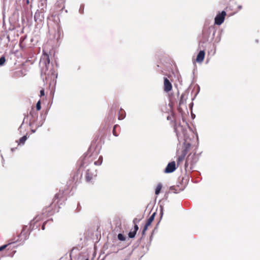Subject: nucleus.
<instances>
[{"label": "nucleus", "mask_w": 260, "mask_h": 260, "mask_svg": "<svg viewBox=\"0 0 260 260\" xmlns=\"http://www.w3.org/2000/svg\"><path fill=\"white\" fill-rule=\"evenodd\" d=\"M45 95V92H44V89H42L41 91H40V96H43Z\"/></svg>", "instance_id": "26"}, {"label": "nucleus", "mask_w": 260, "mask_h": 260, "mask_svg": "<svg viewBox=\"0 0 260 260\" xmlns=\"http://www.w3.org/2000/svg\"><path fill=\"white\" fill-rule=\"evenodd\" d=\"M8 245H4L0 247V251L5 249Z\"/></svg>", "instance_id": "25"}, {"label": "nucleus", "mask_w": 260, "mask_h": 260, "mask_svg": "<svg viewBox=\"0 0 260 260\" xmlns=\"http://www.w3.org/2000/svg\"><path fill=\"white\" fill-rule=\"evenodd\" d=\"M6 61V59L4 56H2L0 58V66H3Z\"/></svg>", "instance_id": "22"}, {"label": "nucleus", "mask_w": 260, "mask_h": 260, "mask_svg": "<svg viewBox=\"0 0 260 260\" xmlns=\"http://www.w3.org/2000/svg\"><path fill=\"white\" fill-rule=\"evenodd\" d=\"M198 159V157L195 153L189 154L186 159L184 165L185 170L186 171L187 170H192L193 165L197 162Z\"/></svg>", "instance_id": "2"}, {"label": "nucleus", "mask_w": 260, "mask_h": 260, "mask_svg": "<svg viewBox=\"0 0 260 260\" xmlns=\"http://www.w3.org/2000/svg\"><path fill=\"white\" fill-rule=\"evenodd\" d=\"M63 197V193L60 192V191L56 193L53 200V202L52 203V205L54 204V208L55 209L56 207L58 206L59 201Z\"/></svg>", "instance_id": "9"}, {"label": "nucleus", "mask_w": 260, "mask_h": 260, "mask_svg": "<svg viewBox=\"0 0 260 260\" xmlns=\"http://www.w3.org/2000/svg\"><path fill=\"white\" fill-rule=\"evenodd\" d=\"M125 116V111L122 109H120L118 112V119L119 120L123 119Z\"/></svg>", "instance_id": "16"}, {"label": "nucleus", "mask_w": 260, "mask_h": 260, "mask_svg": "<svg viewBox=\"0 0 260 260\" xmlns=\"http://www.w3.org/2000/svg\"><path fill=\"white\" fill-rule=\"evenodd\" d=\"M46 223H47V221L45 222L43 224V225H42V229L43 230H44L45 229V225H46Z\"/></svg>", "instance_id": "27"}, {"label": "nucleus", "mask_w": 260, "mask_h": 260, "mask_svg": "<svg viewBox=\"0 0 260 260\" xmlns=\"http://www.w3.org/2000/svg\"><path fill=\"white\" fill-rule=\"evenodd\" d=\"M36 109L37 111H39L41 109V104L40 101H39L36 104Z\"/></svg>", "instance_id": "23"}, {"label": "nucleus", "mask_w": 260, "mask_h": 260, "mask_svg": "<svg viewBox=\"0 0 260 260\" xmlns=\"http://www.w3.org/2000/svg\"><path fill=\"white\" fill-rule=\"evenodd\" d=\"M205 52L204 50L200 51L197 55L195 61L198 63H202L205 58Z\"/></svg>", "instance_id": "13"}, {"label": "nucleus", "mask_w": 260, "mask_h": 260, "mask_svg": "<svg viewBox=\"0 0 260 260\" xmlns=\"http://www.w3.org/2000/svg\"><path fill=\"white\" fill-rule=\"evenodd\" d=\"M138 230H139L138 226L137 224H135L134 226V231H131L128 233V237L130 238H134L137 233V232L138 231Z\"/></svg>", "instance_id": "15"}, {"label": "nucleus", "mask_w": 260, "mask_h": 260, "mask_svg": "<svg viewBox=\"0 0 260 260\" xmlns=\"http://www.w3.org/2000/svg\"><path fill=\"white\" fill-rule=\"evenodd\" d=\"M238 7H239V8L240 9H241L242 6H239Z\"/></svg>", "instance_id": "29"}, {"label": "nucleus", "mask_w": 260, "mask_h": 260, "mask_svg": "<svg viewBox=\"0 0 260 260\" xmlns=\"http://www.w3.org/2000/svg\"><path fill=\"white\" fill-rule=\"evenodd\" d=\"M30 114L35 118L38 117V113L34 111L33 108H32L31 111L30 112Z\"/></svg>", "instance_id": "20"}, {"label": "nucleus", "mask_w": 260, "mask_h": 260, "mask_svg": "<svg viewBox=\"0 0 260 260\" xmlns=\"http://www.w3.org/2000/svg\"><path fill=\"white\" fill-rule=\"evenodd\" d=\"M155 216V213H153L147 219L142 232V236H144L145 235L146 231L147 230L149 226L151 225L152 221L154 220Z\"/></svg>", "instance_id": "6"}, {"label": "nucleus", "mask_w": 260, "mask_h": 260, "mask_svg": "<svg viewBox=\"0 0 260 260\" xmlns=\"http://www.w3.org/2000/svg\"><path fill=\"white\" fill-rule=\"evenodd\" d=\"M27 139V137L26 136H24L22 137H21L19 140V141L17 142L18 143V144H23L25 142V141Z\"/></svg>", "instance_id": "17"}, {"label": "nucleus", "mask_w": 260, "mask_h": 260, "mask_svg": "<svg viewBox=\"0 0 260 260\" xmlns=\"http://www.w3.org/2000/svg\"><path fill=\"white\" fill-rule=\"evenodd\" d=\"M167 119L168 120L171 121V123L174 127L175 130L177 129V122L176 120V118L175 116V114L174 113H172L171 115H169L167 116Z\"/></svg>", "instance_id": "12"}, {"label": "nucleus", "mask_w": 260, "mask_h": 260, "mask_svg": "<svg viewBox=\"0 0 260 260\" xmlns=\"http://www.w3.org/2000/svg\"><path fill=\"white\" fill-rule=\"evenodd\" d=\"M176 164L175 161L169 162L165 169L166 173H170L173 172L176 170Z\"/></svg>", "instance_id": "10"}, {"label": "nucleus", "mask_w": 260, "mask_h": 260, "mask_svg": "<svg viewBox=\"0 0 260 260\" xmlns=\"http://www.w3.org/2000/svg\"><path fill=\"white\" fill-rule=\"evenodd\" d=\"M43 67H42L41 72L42 74L49 76L53 74L54 71L50 67V60L49 55L47 54L44 55L42 59Z\"/></svg>", "instance_id": "1"}, {"label": "nucleus", "mask_w": 260, "mask_h": 260, "mask_svg": "<svg viewBox=\"0 0 260 260\" xmlns=\"http://www.w3.org/2000/svg\"><path fill=\"white\" fill-rule=\"evenodd\" d=\"M89 158V157L86 158V157H85L83 158L82 162L80 165V167H79V169L73 173V174L72 176V181L75 183V184H76L77 183L80 182L81 177H82V175L81 174L80 169L81 167H84L85 162Z\"/></svg>", "instance_id": "4"}, {"label": "nucleus", "mask_w": 260, "mask_h": 260, "mask_svg": "<svg viewBox=\"0 0 260 260\" xmlns=\"http://www.w3.org/2000/svg\"><path fill=\"white\" fill-rule=\"evenodd\" d=\"M226 16V13L223 11L221 13L218 14L215 18V23L217 25H220L222 24L224 20L225 16Z\"/></svg>", "instance_id": "7"}, {"label": "nucleus", "mask_w": 260, "mask_h": 260, "mask_svg": "<svg viewBox=\"0 0 260 260\" xmlns=\"http://www.w3.org/2000/svg\"><path fill=\"white\" fill-rule=\"evenodd\" d=\"M103 161V157L100 156L99 158V159L97 161H95L94 164L95 165L99 166L101 165Z\"/></svg>", "instance_id": "19"}, {"label": "nucleus", "mask_w": 260, "mask_h": 260, "mask_svg": "<svg viewBox=\"0 0 260 260\" xmlns=\"http://www.w3.org/2000/svg\"><path fill=\"white\" fill-rule=\"evenodd\" d=\"M97 176V170L94 169H89L87 170L85 174L86 181L88 183L93 184Z\"/></svg>", "instance_id": "3"}, {"label": "nucleus", "mask_w": 260, "mask_h": 260, "mask_svg": "<svg viewBox=\"0 0 260 260\" xmlns=\"http://www.w3.org/2000/svg\"><path fill=\"white\" fill-rule=\"evenodd\" d=\"M118 238L120 241H124L125 240L124 236L121 234L118 235Z\"/></svg>", "instance_id": "24"}, {"label": "nucleus", "mask_w": 260, "mask_h": 260, "mask_svg": "<svg viewBox=\"0 0 260 260\" xmlns=\"http://www.w3.org/2000/svg\"><path fill=\"white\" fill-rule=\"evenodd\" d=\"M172 89V84L169 80L165 77L164 78V90L166 92H169Z\"/></svg>", "instance_id": "8"}, {"label": "nucleus", "mask_w": 260, "mask_h": 260, "mask_svg": "<svg viewBox=\"0 0 260 260\" xmlns=\"http://www.w3.org/2000/svg\"><path fill=\"white\" fill-rule=\"evenodd\" d=\"M12 74L13 76L15 77L18 78L23 77L26 75V70L24 67L21 65L19 69L14 70Z\"/></svg>", "instance_id": "5"}, {"label": "nucleus", "mask_w": 260, "mask_h": 260, "mask_svg": "<svg viewBox=\"0 0 260 260\" xmlns=\"http://www.w3.org/2000/svg\"><path fill=\"white\" fill-rule=\"evenodd\" d=\"M119 126L118 125H115L113 127V131H112V133H113V134L114 136L117 137L118 136V134L116 132V127H118Z\"/></svg>", "instance_id": "21"}, {"label": "nucleus", "mask_w": 260, "mask_h": 260, "mask_svg": "<svg viewBox=\"0 0 260 260\" xmlns=\"http://www.w3.org/2000/svg\"><path fill=\"white\" fill-rule=\"evenodd\" d=\"M161 188H162V185L161 184L159 183L157 185L156 188L155 189V193L156 194H158L160 193Z\"/></svg>", "instance_id": "18"}, {"label": "nucleus", "mask_w": 260, "mask_h": 260, "mask_svg": "<svg viewBox=\"0 0 260 260\" xmlns=\"http://www.w3.org/2000/svg\"><path fill=\"white\" fill-rule=\"evenodd\" d=\"M28 230L26 226H24L22 230L21 234L19 235L20 240H25L28 237Z\"/></svg>", "instance_id": "14"}, {"label": "nucleus", "mask_w": 260, "mask_h": 260, "mask_svg": "<svg viewBox=\"0 0 260 260\" xmlns=\"http://www.w3.org/2000/svg\"><path fill=\"white\" fill-rule=\"evenodd\" d=\"M187 149L186 148L182 150L181 154L178 156L177 159V166H179L184 160L185 157L187 153Z\"/></svg>", "instance_id": "11"}, {"label": "nucleus", "mask_w": 260, "mask_h": 260, "mask_svg": "<svg viewBox=\"0 0 260 260\" xmlns=\"http://www.w3.org/2000/svg\"><path fill=\"white\" fill-rule=\"evenodd\" d=\"M29 0H26V4H29Z\"/></svg>", "instance_id": "28"}]
</instances>
